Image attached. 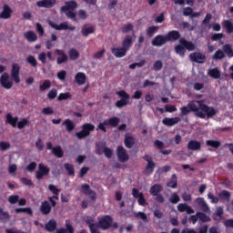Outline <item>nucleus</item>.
<instances>
[{
  "label": "nucleus",
  "mask_w": 233,
  "mask_h": 233,
  "mask_svg": "<svg viewBox=\"0 0 233 233\" xmlns=\"http://www.w3.org/2000/svg\"><path fill=\"white\" fill-rule=\"evenodd\" d=\"M198 105L194 102H189L187 106L191 112H195L196 117H199L200 119H210V117H214L216 116L217 111L214 107L208 106V105L203 103V101H197Z\"/></svg>",
  "instance_id": "nucleus-1"
},
{
  "label": "nucleus",
  "mask_w": 233,
  "mask_h": 233,
  "mask_svg": "<svg viewBox=\"0 0 233 233\" xmlns=\"http://www.w3.org/2000/svg\"><path fill=\"white\" fill-rule=\"evenodd\" d=\"M187 50H188V52H193V50H196V45H194V43L185 38H180L179 45H177L175 46L176 54L180 56V57H185V54H187Z\"/></svg>",
  "instance_id": "nucleus-2"
},
{
  "label": "nucleus",
  "mask_w": 233,
  "mask_h": 233,
  "mask_svg": "<svg viewBox=\"0 0 233 233\" xmlns=\"http://www.w3.org/2000/svg\"><path fill=\"white\" fill-rule=\"evenodd\" d=\"M119 125V117L113 116L108 118V120H105L104 122H100L96 127V130H101L102 132H106V127H111L112 128H116Z\"/></svg>",
  "instance_id": "nucleus-3"
},
{
  "label": "nucleus",
  "mask_w": 233,
  "mask_h": 233,
  "mask_svg": "<svg viewBox=\"0 0 233 233\" xmlns=\"http://www.w3.org/2000/svg\"><path fill=\"white\" fill-rule=\"evenodd\" d=\"M96 130V126L91 123H86L82 126V130L76 133V137L77 139H85V137H88L91 132Z\"/></svg>",
  "instance_id": "nucleus-4"
},
{
  "label": "nucleus",
  "mask_w": 233,
  "mask_h": 233,
  "mask_svg": "<svg viewBox=\"0 0 233 233\" xmlns=\"http://www.w3.org/2000/svg\"><path fill=\"white\" fill-rule=\"evenodd\" d=\"M116 94L121 97V99L116 102L115 106H116V108H123V106H127V105H128V101H130V95H128L125 90L116 91Z\"/></svg>",
  "instance_id": "nucleus-5"
},
{
  "label": "nucleus",
  "mask_w": 233,
  "mask_h": 233,
  "mask_svg": "<svg viewBox=\"0 0 233 233\" xmlns=\"http://www.w3.org/2000/svg\"><path fill=\"white\" fill-rule=\"evenodd\" d=\"M112 223H114V218L110 215H105L98 219L96 228L102 230H108L112 227Z\"/></svg>",
  "instance_id": "nucleus-6"
},
{
  "label": "nucleus",
  "mask_w": 233,
  "mask_h": 233,
  "mask_svg": "<svg viewBox=\"0 0 233 233\" xmlns=\"http://www.w3.org/2000/svg\"><path fill=\"white\" fill-rule=\"evenodd\" d=\"M193 207L194 208H199L201 212H205L206 214H210L211 212L208 204H207V201L203 198H197L194 200Z\"/></svg>",
  "instance_id": "nucleus-7"
},
{
  "label": "nucleus",
  "mask_w": 233,
  "mask_h": 233,
  "mask_svg": "<svg viewBox=\"0 0 233 233\" xmlns=\"http://www.w3.org/2000/svg\"><path fill=\"white\" fill-rule=\"evenodd\" d=\"M50 174V167L45 166V164H38V170L35 172V177L38 181H41L45 176H48Z\"/></svg>",
  "instance_id": "nucleus-8"
},
{
  "label": "nucleus",
  "mask_w": 233,
  "mask_h": 233,
  "mask_svg": "<svg viewBox=\"0 0 233 233\" xmlns=\"http://www.w3.org/2000/svg\"><path fill=\"white\" fill-rule=\"evenodd\" d=\"M0 85L3 88H5V90H10V88L14 86V82L10 81V75H8V73L5 72L0 76Z\"/></svg>",
  "instance_id": "nucleus-9"
},
{
  "label": "nucleus",
  "mask_w": 233,
  "mask_h": 233,
  "mask_svg": "<svg viewBox=\"0 0 233 233\" xmlns=\"http://www.w3.org/2000/svg\"><path fill=\"white\" fill-rule=\"evenodd\" d=\"M116 156L118 157V161L120 163H127L129 159L128 153L127 152V149L123 146H118L116 148Z\"/></svg>",
  "instance_id": "nucleus-10"
},
{
  "label": "nucleus",
  "mask_w": 233,
  "mask_h": 233,
  "mask_svg": "<svg viewBox=\"0 0 233 233\" xmlns=\"http://www.w3.org/2000/svg\"><path fill=\"white\" fill-rule=\"evenodd\" d=\"M49 26L51 28H55V30H71V32H74L76 30V26H69L68 22H63L60 25H57L54 22H49Z\"/></svg>",
  "instance_id": "nucleus-11"
},
{
  "label": "nucleus",
  "mask_w": 233,
  "mask_h": 233,
  "mask_svg": "<svg viewBox=\"0 0 233 233\" xmlns=\"http://www.w3.org/2000/svg\"><path fill=\"white\" fill-rule=\"evenodd\" d=\"M21 67H19L18 64H13L11 69V77L15 83L19 84L21 83V77L19 76V72Z\"/></svg>",
  "instance_id": "nucleus-12"
},
{
  "label": "nucleus",
  "mask_w": 233,
  "mask_h": 233,
  "mask_svg": "<svg viewBox=\"0 0 233 233\" xmlns=\"http://www.w3.org/2000/svg\"><path fill=\"white\" fill-rule=\"evenodd\" d=\"M81 190H82L83 194H85L86 196H89V198L92 201H96V199H97V196H96V192L90 188V185L83 184L81 186Z\"/></svg>",
  "instance_id": "nucleus-13"
},
{
  "label": "nucleus",
  "mask_w": 233,
  "mask_h": 233,
  "mask_svg": "<svg viewBox=\"0 0 233 233\" xmlns=\"http://www.w3.org/2000/svg\"><path fill=\"white\" fill-rule=\"evenodd\" d=\"M189 58L191 61H193V63H198L200 65H202L203 63H205V61H207V56L199 52L191 53L189 55Z\"/></svg>",
  "instance_id": "nucleus-14"
},
{
  "label": "nucleus",
  "mask_w": 233,
  "mask_h": 233,
  "mask_svg": "<svg viewBox=\"0 0 233 233\" xmlns=\"http://www.w3.org/2000/svg\"><path fill=\"white\" fill-rule=\"evenodd\" d=\"M167 43H168V41L167 40V35H157L151 41L152 46H158V47L163 46V45H167Z\"/></svg>",
  "instance_id": "nucleus-15"
},
{
  "label": "nucleus",
  "mask_w": 233,
  "mask_h": 233,
  "mask_svg": "<svg viewBox=\"0 0 233 233\" xmlns=\"http://www.w3.org/2000/svg\"><path fill=\"white\" fill-rule=\"evenodd\" d=\"M56 3L57 0H42L36 2V6L38 8H54Z\"/></svg>",
  "instance_id": "nucleus-16"
},
{
  "label": "nucleus",
  "mask_w": 233,
  "mask_h": 233,
  "mask_svg": "<svg viewBox=\"0 0 233 233\" xmlns=\"http://www.w3.org/2000/svg\"><path fill=\"white\" fill-rule=\"evenodd\" d=\"M55 54L58 56L56 58L57 65H63V63H66L68 61V56H66V53L61 49H56Z\"/></svg>",
  "instance_id": "nucleus-17"
},
{
  "label": "nucleus",
  "mask_w": 233,
  "mask_h": 233,
  "mask_svg": "<svg viewBox=\"0 0 233 233\" xmlns=\"http://www.w3.org/2000/svg\"><path fill=\"white\" fill-rule=\"evenodd\" d=\"M13 10L10 5L5 4L3 5V10L0 13V19H10L12 17Z\"/></svg>",
  "instance_id": "nucleus-18"
},
{
  "label": "nucleus",
  "mask_w": 233,
  "mask_h": 233,
  "mask_svg": "<svg viewBox=\"0 0 233 233\" xmlns=\"http://www.w3.org/2000/svg\"><path fill=\"white\" fill-rule=\"evenodd\" d=\"M166 39L167 40V43L172 41H178V39H181V33H179L177 30L169 31L166 35Z\"/></svg>",
  "instance_id": "nucleus-19"
},
{
  "label": "nucleus",
  "mask_w": 233,
  "mask_h": 233,
  "mask_svg": "<svg viewBox=\"0 0 233 233\" xmlns=\"http://www.w3.org/2000/svg\"><path fill=\"white\" fill-rule=\"evenodd\" d=\"M40 212L43 216H48L52 212V206L47 200H44L40 206Z\"/></svg>",
  "instance_id": "nucleus-20"
},
{
  "label": "nucleus",
  "mask_w": 233,
  "mask_h": 233,
  "mask_svg": "<svg viewBox=\"0 0 233 233\" xmlns=\"http://www.w3.org/2000/svg\"><path fill=\"white\" fill-rule=\"evenodd\" d=\"M181 121V118L179 116H176V117H165L162 120L163 125H165L166 127H174V125H177V123H179Z\"/></svg>",
  "instance_id": "nucleus-21"
},
{
  "label": "nucleus",
  "mask_w": 233,
  "mask_h": 233,
  "mask_svg": "<svg viewBox=\"0 0 233 233\" xmlns=\"http://www.w3.org/2000/svg\"><path fill=\"white\" fill-rule=\"evenodd\" d=\"M124 145L126 148H132V147L136 145V138L130 136V134L127 133L124 138Z\"/></svg>",
  "instance_id": "nucleus-22"
},
{
  "label": "nucleus",
  "mask_w": 233,
  "mask_h": 233,
  "mask_svg": "<svg viewBox=\"0 0 233 233\" xmlns=\"http://www.w3.org/2000/svg\"><path fill=\"white\" fill-rule=\"evenodd\" d=\"M132 45H134V39L132 38V35H126V37L124 38V40L122 42V48H124L125 50H127L128 52V50H130V47L132 46Z\"/></svg>",
  "instance_id": "nucleus-23"
},
{
  "label": "nucleus",
  "mask_w": 233,
  "mask_h": 233,
  "mask_svg": "<svg viewBox=\"0 0 233 233\" xmlns=\"http://www.w3.org/2000/svg\"><path fill=\"white\" fill-rule=\"evenodd\" d=\"M63 127H66V132L70 134L76 129V124L70 118H66L62 122Z\"/></svg>",
  "instance_id": "nucleus-24"
},
{
  "label": "nucleus",
  "mask_w": 233,
  "mask_h": 233,
  "mask_svg": "<svg viewBox=\"0 0 233 233\" xmlns=\"http://www.w3.org/2000/svg\"><path fill=\"white\" fill-rule=\"evenodd\" d=\"M77 8V2L76 0H70L66 2V5L61 7V12H66L68 10H76Z\"/></svg>",
  "instance_id": "nucleus-25"
},
{
  "label": "nucleus",
  "mask_w": 233,
  "mask_h": 233,
  "mask_svg": "<svg viewBox=\"0 0 233 233\" xmlns=\"http://www.w3.org/2000/svg\"><path fill=\"white\" fill-rule=\"evenodd\" d=\"M75 229L72 224H70V220H66V228H60L56 229V233H74Z\"/></svg>",
  "instance_id": "nucleus-26"
},
{
  "label": "nucleus",
  "mask_w": 233,
  "mask_h": 233,
  "mask_svg": "<svg viewBox=\"0 0 233 233\" xmlns=\"http://www.w3.org/2000/svg\"><path fill=\"white\" fill-rule=\"evenodd\" d=\"M156 169V164L153 161H148L147 166L145 167L144 169V174L146 176H151V174H154V170Z\"/></svg>",
  "instance_id": "nucleus-27"
},
{
  "label": "nucleus",
  "mask_w": 233,
  "mask_h": 233,
  "mask_svg": "<svg viewBox=\"0 0 233 233\" xmlns=\"http://www.w3.org/2000/svg\"><path fill=\"white\" fill-rule=\"evenodd\" d=\"M18 119L19 118L17 116L14 117L11 113H8L5 116V123H7L8 125H11L13 128H15L17 127Z\"/></svg>",
  "instance_id": "nucleus-28"
},
{
  "label": "nucleus",
  "mask_w": 233,
  "mask_h": 233,
  "mask_svg": "<svg viewBox=\"0 0 233 233\" xmlns=\"http://www.w3.org/2000/svg\"><path fill=\"white\" fill-rule=\"evenodd\" d=\"M111 52L115 56V57L121 58V57H125V56H127V49H124L123 47H120V48L113 47L111 49Z\"/></svg>",
  "instance_id": "nucleus-29"
},
{
  "label": "nucleus",
  "mask_w": 233,
  "mask_h": 233,
  "mask_svg": "<svg viewBox=\"0 0 233 233\" xmlns=\"http://www.w3.org/2000/svg\"><path fill=\"white\" fill-rule=\"evenodd\" d=\"M96 33V27L94 25L86 27V25H84L81 29V34L83 37H88L90 34Z\"/></svg>",
  "instance_id": "nucleus-30"
},
{
  "label": "nucleus",
  "mask_w": 233,
  "mask_h": 233,
  "mask_svg": "<svg viewBox=\"0 0 233 233\" xmlns=\"http://www.w3.org/2000/svg\"><path fill=\"white\" fill-rule=\"evenodd\" d=\"M45 228L47 232H54L57 229V221L56 219H50L45 226Z\"/></svg>",
  "instance_id": "nucleus-31"
},
{
  "label": "nucleus",
  "mask_w": 233,
  "mask_h": 233,
  "mask_svg": "<svg viewBox=\"0 0 233 233\" xmlns=\"http://www.w3.org/2000/svg\"><path fill=\"white\" fill-rule=\"evenodd\" d=\"M24 37L28 41V43H35L37 41V35L34 31H27L24 33Z\"/></svg>",
  "instance_id": "nucleus-32"
},
{
  "label": "nucleus",
  "mask_w": 233,
  "mask_h": 233,
  "mask_svg": "<svg viewBox=\"0 0 233 233\" xmlns=\"http://www.w3.org/2000/svg\"><path fill=\"white\" fill-rule=\"evenodd\" d=\"M187 148L188 150H201V142L198 140H190L187 143Z\"/></svg>",
  "instance_id": "nucleus-33"
},
{
  "label": "nucleus",
  "mask_w": 233,
  "mask_h": 233,
  "mask_svg": "<svg viewBox=\"0 0 233 233\" xmlns=\"http://www.w3.org/2000/svg\"><path fill=\"white\" fill-rule=\"evenodd\" d=\"M161 192H163V186L161 184H154L149 189L151 196H157Z\"/></svg>",
  "instance_id": "nucleus-34"
},
{
  "label": "nucleus",
  "mask_w": 233,
  "mask_h": 233,
  "mask_svg": "<svg viewBox=\"0 0 233 233\" xmlns=\"http://www.w3.org/2000/svg\"><path fill=\"white\" fill-rule=\"evenodd\" d=\"M197 216H198L199 221H201V223H208V222L212 221V218H210V217L207 216L206 212L198 211Z\"/></svg>",
  "instance_id": "nucleus-35"
},
{
  "label": "nucleus",
  "mask_w": 233,
  "mask_h": 233,
  "mask_svg": "<svg viewBox=\"0 0 233 233\" xmlns=\"http://www.w3.org/2000/svg\"><path fill=\"white\" fill-rule=\"evenodd\" d=\"M75 80L77 85H85V83H86V75H85V73L79 72L76 75Z\"/></svg>",
  "instance_id": "nucleus-36"
},
{
  "label": "nucleus",
  "mask_w": 233,
  "mask_h": 233,
  "mask_svg": "<svg viewBox=\"0 0 233 233\" xmlns=\"http://www.w3.org/2000/svg\"><path fill=\"white\" fill-rule=\"evenodd\" d=\"M15 214H28V216H34V211L31 208H17L15 209Z\"/></svg>",
  "instance_id": "nucleus-37"
},
{
  "label": "nucleus",
  "mask_w": 233,
  "mask_h": 233,
  "mask_svg": "<svg viewBox=\"0 0 233 233\" xmlns=\"http://www.w3.org/2000/svg\"><path fill=\"white\" fill-rule=\"evenodd\" d=\"M167 187L169 188H177V175L173 174L170 177V180L167 181Z\"/></svg>",
  "instance_id": "nucleus-38"
},
{
  "label": "nucleus",
  "mask_w": 233,
  "mask_h": 233,
  "mask_svg": "<svg viewBox=\"0 0 233 233\" xmlns=\"http://www.w3.org/2000/svg\"><path fill=\"white\" fill-rule=\"evenodd\" d=\"M222 26L227 30L228 34H233V23L230 20H223Z\"/></svg>",
  "instance_id": "nucleus-39"
},
{
  "label": "nucleus",
  "mask_w": 233,
  "mask_h": 233,
  "mask_svg": "<svg viewBox=\"0 0 233 233\" xmlns=\"http://www.w3.org/2000/svg\"><path fill=\"white\" fill-rule=\"evenodd\" d=\"M222 50L224 54L228 56V57H233V49L230 44L224 45Z\"/></svg>",
  "instance_id": "nucleus-40"
},
{
  "label": "nucleus",
  "mask_w": 233,
  "mask_h": 233,
  "mask_svg": "<svg viewBox=\"0 0 233 233\" xmlns=\"http://www.w3.org/2000/svg\"><path fill=\"white\" fill-rule=\"evenodd\" d=\"M52 154L56 156V157H58L59 159L65 156V152L63 151V148H61V146H56L53 148Z\"/></svg>",
  "instance_id": "nucleus-41"
},
{
  "label": "nucleus",
  "mask_w": 233,
  "mask_h": 233,
  "mask_svg": "<svg viewBox=\"0 0 233 233\" xmlns=\"http://www.w3.org/2000/svg\"><path fill=\"white\" fill-rule=\"evenodd\" d=\"M208 76H210V77H213V79H219L221 77V71H219L218 67L213 68L208 71Z\"/></svg>",
  "instance_id": "nucleus-42"
},
{
  "label": "nucleus",
  "mask_w": 233,
  "mask_h": 233,
  "mask_svg": "<svg viewBox=\"0 0 233 233\" xmlns=\"http://www.w3.org/2000/svg\"><path fill=\"white\" fill-rule=\"evenodd\" d=\"M10 219V213L5 211L3 208H0V221H8Z\"/></svg>",
  "instance_id": "nucleus-43"
},
{
  "label": "nucleus",
  "mask_w": 233,
  "mask_h": 233,
  "mask_svg": "<svg viewBox=\"0 0 233 233\" xmlns=\"http://www.w3.org/2000/svg\"><path fill=\"white\" fill-rule=\"evenodd\" d=\"M212 59H215L216 61L225 59V52L221 49L217 50L213 55Z\"/></svg>",
  "instance_id": "nucleus-44"
},
{
  "label": "nucleus",
  "mask_w": 233,
  "mask_h": 233,
  "mask_svg": "<svg viewBox=\"0 0 233 233\" xmlns=\"http://www.w3.org/2000/svg\"><path fill=\"white\" fill-rule=\"evenodd\" d=\"M206 145L212 148H219L221 147V142H219V140H207Z\"/></svg>",
  "instance_id": "nucleus-45"
},
{
  "label": "nucleus",
  "mask_w": 233,
  "mask_h": 233,
  "mask_svg": "<svg viewBox=\"0 0 233 233\" xmlns=\"http://www.w3.org/2000/svg\"><path fill=\"white\" fill-rule=\"evenodd\" d=\"M51 86H52V82H50V80L46 79L43 82L42 85H40L39 90H40V92H45V90L50 89Z\"/></svg>",
  "instance_id": "nucleus-46"
},
{
  "label": "nucleus",
  "mask_w": 233,
  "mask_h": 233,
  "mask_svg": "<svg viewBox=\"0 0 233 233\" xmlns=\"http://www.w3.org/2000/svg\"><path fill=\"white\" fill-rule=\"evenodd\" d=\"M135 218H137L138 219H142L144 223H148V217L143 211L135 212Z\"/></svg>",
  "instance_id": "nucleus-47"
},
{
  "label": "nucleus",
  "mask_w": 233,
  "mask_h": 233,
  "mask_svg": "<svg viewBox=\"0 0 233 233\" xmlns=\"http://www.w3.org/2000/svg\"><path fill=\"white\" fill-rule=\"evenodd\" d=\"M69 57L71 61H76V59H79V52L77 49L72 48L69 50Z\"/></svg>",
  "instance_id": "nucleus-48"
},
{
  "label": "nucleus",
  "mask_w": 233,
  "mask_h": 233,
  "mask_svg": "<svg viewBox=\"0 0 233 233\" xmlns=\"http://www.w3.org/2000/svg\"><path fill=\"white\" fill-rule=\"evenodd\" d=\"M64 167L66 170L68 172V176H76V169H74V165L66 163Z\"/></svg>",
  "instance_id": "nucleus-49"
},
{
  "label": "nucleus",
  "mask_w": 233,
  "mask_h": 233,
  "mask_svg": "<svg viewBox=\"0 0 233 233\" xmlns=\"http://www.w3.org/2000/svg\"><path fill=\"white\" fill-rule=\"evenodd\" d=\"M157 30H159V27L156 26V25H151L147 28V37H153L154 34H156V32H157Z\"/></svg>",
  "instance_id": "nucleus-50"
},
{
  "label": "nucleus",
  "mask_w": 233,
  "mask_h": 233,
  "mask_svg": "<svg viewBox=\"0 0 233 233\" xmlns=\"http://www.w3.org/2000/svg\"><path fill=\"white\" fill-rule=\"evenodd\" d=\"M26 61L29 65H31V66H33V68H37V59H35V56H27Z\"/></svg>",
  "instance_id": "nucleus-51"
},
{
  "label": "nucleus",
  "mask_w": 233,
  "mask_h": 233,
  "mask_svg": "<svg viewBox=\"0 0 233 233\" xmlns=\"http://www.w3.org/2000/svg\"><path fill=\"white\" fill-rule=\"evenodd\" d=\"M72 95L69 92L60 93L57 96V101H66V99H70Z\"/></svg>",
  "instance_id": "nucleus-52"
},
{
  "label": "nucleus",
  "mask_w": 233,
  "mask_h": 233,
  "mask_svg": "<svg viewBox=\"0 0 233 233\" xmlns=\"http://www.w3.org/2000/svg\"><path fill=\"white\" fill-rule=\"evenodd\" d=\"M27 125H30V121H28V119H26V118H22L17 123V128H19V130H23V128H25V127H27Z\"/></svg>",
  "instance_id": "nucleus-53"
},
{
  "label": "nucleus",
  "mask_w": 233,
  "mask_h": 233,
  "mask_svg": "<svg viewBox=\"0 0 233 233\" xmlns=\"http://www.w3.org/2000/svg\"><path fill=\"white\" fill-rule=\"evenodd\" d=\"M153 69L155 72H159L163 69V62L161 60H157L153 64Z\"/></svg>",
  "instance_id": "nucleus-54"
},
{
  "label": "nucleus",
  "mask_w": 233,
  "mask_h": 233,
  "mask_svg": "<svg viewBox=\"0 0 233 233\" xmlns=\"http://www.w3.org/2000/svg\"><path fill=\"white\" fill-rule=\"evenodd\" d=\"M181 199L179 198V195L177 193H172L171 197L169 198V203H172L173 205H177V203H179Z\"/></svg>",
  "instance_id": "nucleus-55"
},
{
  "label": "nucleus",
  "mask_w": 233,
  "mask_h": 233,
  "mask_svg": "<svg viewBox=\"0 0 233 233\" xmlns=\"http://www.w3.org/2000/svg\"><path fill=\"white\" fill-rule=\"evenodd\" d=\"M122 34H128V32H132L134 30V25L127 24L122 26Z\"/></svg>",
  "instance_id": "nucleus-56"
},
{
  "label": "nucleus",
  "mask_w": 233,
  "mask_h": 233,
  "mask_svg": "<svg viewBox=\"0 0 233 233\" xmlns=\"http://www.w3.org/2000/svg\"><path fill=\"white\" fill-rule=\"evenodd\" d=\"M64 13L66 14V17H68V19H73L74 21H77V19L76 18L77 17V15L74 12V10L64 11Z\"/></svg>",
  "instance_id": "nucleus-57"
},
{
  "label": "nucleus",
  "mask_w": 233,
  "mask_h": 233,
  "mask_svg": "<svg viewBox=\"0 0 233 233\" xmlns=\"http://www.w3.org/2000/svg\"><path fill=\"white\" fill-rule=\"evenodd\" d=\"M20 182L22 183V185H25V187H32L34 185V182H32V179H29L25 177L20 178Z\"/></svg>",
  "instance_id": "nucleus-58"
},
{
  "label": "nucleus",
  "mask_w": 233,
  "mask_h": 233,
  "mask_svg": "<svg viewBox=\"0 0 233 233\" xmlns=\"http://www.w3.org/2000/svg\"><path fill=\"white\" fill-rule=\"evenodd\" d=\"M56 97H57V89L53 88L51 89L48 94H47V98L50 99V101L56 99Z\"/></svg>",
  "instance_id": "nucleus-59"
},
{
  "label": "nucleus",
  "mask_w": 233,
  "mask_h": 233,
  "mask_svg": "<svg viewBox=\"0 0 233 233\" xmlns=\"http://www.w3.org/2000/svg\"><path fill=\"white\" fill-rule=\"evenodd\" d=\"M19 201V196L18 195H11L8 197V202L10 205H15Z\"/></svg>",
  "instance_id": "nucleus-60"
},
{
  "label": "nucleus",
  "mask_w": 233,
  "mask_h": 233,
  "mask_svg": "<svg viewBox=\"0 0 233 233\" xmlns=\"http://www.w3.org/2000/svg\"><path fill=\"white\" fill-rule=\"evenodd\" d=\"M86 223L88 228H92L93 227H97V224L94 223V218L92 217H87L86 219Z\"/></svg>",
  "instance_id": "nucleus-61"
},
{
  "label": "nucleus",
  "mask_w": 233,
  "mask_h": 233,
  "mask_svg": "<svg viewBox=\"0 0 233 233\" xmlns=\"http://www.w3.org/2000/svg\"><path fill=\"white\" fill-rule=\"evenodd\" d=\"M190 112L191 111H190L188 106H182V107H180V114H179V116H188Z\"/></svg>",
  "instance_id": "nucleus-62"
},
{
  "label": "nucleus",
  "mask_w": 233,
  "mask_h": 233,
  "mask_svg": "<svg viewBox=\"0 0 233 233\" xmlns=\"http://www.w3.org/2000/svg\"><path fill=\"white\" fill-rule=\"evenodd\" d=\"M165 112H169L170 114H172V112H177V107H176V106H172V105H166Z\"/></svg>",
  "instance_id": "nucleus-63"
},
{
  "label": "nucleus",
  "mask_w": 233,
  "mask_h": 233,
  "mask_svg": "<svg viewBox=\"0 0 233 233\" xmlns=\"http://www.w3.org/2000/svg\"><path fill=\"white\" fill-rule=\"evenodd\" d=\"M8 148H10V143L5 141L0 142V150H2V152L8 150Z\"/></svg>",
  "instance_id": "nucleus-64"
}]
</instances>
